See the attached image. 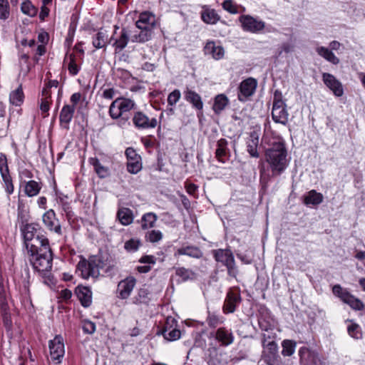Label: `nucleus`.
Here are the masks:
<instances>
[{"mask_svg": "<svg viewBox=\"0 0 365 365\" xmlns=\"http://www.w3.org/2000/svg\"><path fill=\"white\" fill-rule=\"evenodd\" d=\"M38 247L27 250L29 255V262L35 271L38 272L41 276L45 277L47 272L51 271L53 255L49 242Z\"/></svg>", "mask_w": 365, "mask_h": 365, "instance_id": "nucleus-2", "label": "nucleus"}, {"mask_svg": "<svg viewBox=\"0 0 365 365\" xmlns=\"http://www.w3.org/2000/svg\"><path fill=\"white\" fill-rule=\"evenodd\" d=\"M272 117L275 123L286 125L289 120V113L287 110V104L272 106Z\"/></svg>", "mask_w": 365, "mask_h": 365, "instance_id": "nucleus-23", "label": "nucleus"}, {"mask_svg": "<svg viewBox=\"0 0 365 365\" xmlns=\"http://www.w3.org/2000/svg\"><path fill=\"white\" fill-rule=\"evenodd\" d=\"M163 239V233L158 230H151L148 231L145 235V240L146 242L155 243L160 241Z\"/></svg>", "mask_w": 365, "mask_h": 365, "instance_id": "nucleus-48", "label": "nucleus"}, {"mask_svg": "<svg viewBox=\"0 0 365 365\" xmlns=\"http://www.w3.org/2000/svg\"><path fill=\"white\" fill-rule=\"evenodd\" d=\"M3 182L4 183V187L8 195H11L14 191V186L13 184L12 177L10 173L1 174Z\"/></svg>", "mask_w": 365, "mask_h": 365, "instance_id": "nucleus-49", "label": "nucleus"}, {"mask_svg": "<svg viewBox=\"0 0 365 365\" xmlns=\"http://www.w3.org/2000/svg\"><path fill=\"white\" fill-rule=\"evenodd\" d=\"M74 293L81 302V304L87 308L92 303V292L88 287L78 285L74 290Z\"/></svg>", "mask_w": 365, "mask_h": 365, "instance_id": "nucleus-21", "label": "nucleus"}, {"mask_svg": "<svg viewBox=\"0 0 365 365\" xmlns=\"http://www.w3.org/2000/svg\"><path fill=\"white\" fill-rule=\"evenodd\" d=\"M21 9L24 14L31 17L35 16L38 11L37 9L29 0H27L21 4Z\"/></svg>", "mask_w": 365, "mask_h": 365, "instance_id": "nucleus-50", "label": "nucleus"}, {"mask_svg": "<svg viewBox=\"0 0 365 365\" xmlns=\"http://www.w3.org/2000/svg\"><path fill=\"white\" fill-rule=\"evenodd\" d=\"M68 70L69 73L72 76H76L80 71V66L77 64L76 61V56L73 53L69 54V63L68 65Z\"/></svg>", "mask_w": 365, "mask_h": 365, "instance_id": "nucleus-55", "label": "nucleus"}, {"mask_svg": "<svg viewBox=\"0 0 365 365\" xmlns=\"http://www.w3.org/2000/svg\"><path fill=\"white\" fill-rule=\"evenodd\" d=\"M300 365H322L318 352L307 346H302L299 350Z\"/></svg>", "mask_w": 365, "mask_h": 365, "instance_id": "nucleus-16", "label": "nucleus"}, {"mask_svg": "<svg viewBox=\"0 0 365 365\" xmlns=\"http://www.w3.org/2000/svg\"><path fill=\"white\" fill-rule=\"evenodd\" d=\"M222 8L230 14L238 13V6L232 0H225L222 3Z\"/></svg>", "mask_w": 365, "mask_h": 365, "instance_id": "nucleus-58", "label": "nucleus"}, {"mask_svg": "<svg viewBox=\"0 0 365 365\" xmlns=\"http://www.w3.org/2000/svg\"><path fill=\"white\" fill-rule=\"evenodd\" d=\"M125 155L127 159V171L133 175L138 173L143 168L141 155L132 147H129L125 149Z\"/></svg>", "mask_w": 365, "mask_h": 365, "instance_id": "nucleus-9", "label": "nucleus"}, {"mask_svg": "<svg viewBox=\"0 0 365 365\" xmlns=\"http://www.w3.org/2000/svg\"><path fill=\"white\" fill-rule=\"evenodd\" d=\"M206 321L208 326L211 328H215L224 322L223 317H220L218 315L210 312L208 313Z\"/></svg>", "mask_w": 365, "mask_h": 365, "instance_id": "nucleus-53", "label": "nucleus"}, {"mask_svg": "<svg viewBox=\"0 0 365 365\" xmlns=\"http://www.w3.org/2000/svg\"><path fill=\"white\" fill-rule=\"evenodd\" d=\"M215 339L222 346H227L233 343L235 336L231 329L222 327L218 328L215 334Z\"/></svg>", "mask_w": 365, "mask_h": 365, "instance_id": "nucleus-24", "label": "nucleus"}, {"mask_svg": "<svg viewBox=\"0 0 365 365\" xmlns=\"http://www.w3.org/2000/svg\"><path fill=\"white\" fill-rule=\"evenodd\" d=\"M9 172V168L7 162L6 155L4 153H0V173H7Z\"/></svg>", "mask_w": 365, "mask_h": 365, "instance_id": "nucleus-62", "label": "nucleus"}, {"mask_svg": "<svg viewBox=\"0 0 365 365\" xmlns=\"http://www.w3.org/2000/svg\"><path fill=\"white\" fill-rule=\"evenodd\" d=\"M157 220L158 215L154 212H150L143 214L141 219L138 220V223L140 224L143 230H147L155 227Z\"/></svg>", "mask_w": 365, "mask_h": 365, "instance_id": "nucleus-34", "label": "nucleus"}, {"mask_svg": "<svg viewBox=\"0 0 365 365\" xmlns=\"http://www.w3.org/2000/svg\"><path fill=\"white\" fill-rule=\"evenodd\" d=\"M181 96L180 92L178 89H175L169 93L168 96V103L169 106H174L180 100Z\"/></svg>", "mask_w": 365, "mask_h": 365, "instance_id": "nucleus-59", "label": "nucleus"}, {"mask_svg": "<svg viewBox=\"0 0 365 365\" xmlns=\"http://www.w3.org/2000/svg\"><path fill=\"white\" fill-rule=\"evenodd\" d=\"M266 168L264 161L259 163L260 183L266 187L273 177L282 175L289 165V158L286 145L282 140L272 142L264 152Z\"/></svg>", "mask_w": 365, "mask_h": 365, "instance_id": "nucleus-1", "label": "nucleus"}, {"mask_svg": "<svg viewBox=\"0 0 365 365\" xmlns=\"http://www.w3.org/2000/svg\"><path fill=\"white\" fill-rule=\"evenodd\" d=\"M29 212L26 208L25 202L23 200L19 198L17 207V221L19 226L29 223Z\"/></svg>", "mask_w": 365, "mask_h": 365, "instance_id": "nucleus-36", "label": "nucleus"}, {"mask_svg": "<svg viewBox=\"0 0 365 365\" xmlns=\"http://www.w3.org/2000/svg\"><path fill=\"white\" fill-rule=\"evenodd\" d=\"M24 99L22 86H19L16 90L11 92L9 96L10 103L16 106H21Z\"/></svg>", "mask_w": 365, "mask_h": 365, "instance_id": "nucleus-44", "label": "nucleus"}, {"mask_svg": "<svg viewBox=\"0 0 365 365\" xmlns=\"http://www.w3.org/2000/svg\"><path fill=\"white\" fill-rule=\"evenodd\" d=\"M43 222L46 227L51 231H53L58 235H62L61 226L56 218V215L53 209L46 211L42 217Z\"/></svg>", "mask_w": 365, "mask_h": 365, "instance_id": "nucleus-20", "label": "nucleus"}, {"mask_svg": "<svg viewBox=\"0 0 365 365\" xmlns=\"http://www.w3.org/2000/svg\"><path fill=\"white\" fill-rule=\"evenodd\" d=\"M173 269L175 276L179 277L178 282L194 281L197 279V273L191 269L184 267H173Z\"/></svg>", "mask_w": 365, "mask_h": 365, "instance_id": "nucleus-32", "label": "nucleus"}, {"mask_svg": "<svg viewBox=\"0 0 365 365\" xmlns=\"http://www.w3.org/2000/svg\"><path fill=\"white\" fill-rule=\"evenodd\" d=\"M204 52L206 55H210L215 60L222 59L224 57L225 50L222 46H217L213 41H209L204 46Z\"/></svg>", "mask_w": 365, "mask_h": 365, "instance_id": "nucleus-29", "label": "nucleus"}, {"mask_svg": "<svg viewBox=\"0 0 365 365\" xmlns=\"http://www.w3.org/2000/svg\"><path fill=\"white\" fill-rule=\"evenodd\" d=\"M101 263L102 264L101 255L90 257L87 262L88 269L90 270V274H88V275H91L92 277H98L100 274Z\"/></svg>", "mask_w": 365, "mask_h": 365, "instance_id": "nucleus-37", "label": "nucleus"}, {"mask_svg": "<svg viewBox=\"0 0 365 365\" xmlns=\"http://www.w3.org/2000/svg\"><path fill=\"white\" fill-rule=\"evenodd\" d=\"M140 31L138 34H135L132 36L131 41L132 42H137L143 43L148 41H150L153 34V29H139Z\"/></svg>", "mask_w": 365, "mask_h": 365, "instance_id": "nucleus-42", "label": "nucleus"}, {"mask_svg": "<svg viewBox=\"0 0 365 365\" xmlns=\"http://www.w3.org/2000/svg\"><path fill=\"white\" fill-rule=\"evenodd\" d=\"M179 255H187L192 258L200 259L203 257V252L200 247L197 246L188 245L177 250L174 256L178 257Z\"/></svg>", "mask_w": 365, "mask_h": 365, "instance_id": "nucleus-31", "label": "nucleus"}, {"mask_svg": "<svg viewBox=\"0 0 365 365\" xmlns=\"http://www.w3.org/2000/svg\"><path fill=\"white\" fill-rule=\"evenodd\" d=\"M50 356L56 364H60L65 354L63 339L61 335H56L53 339L48 342Z\"/></svg>", "mask_w": 365, "mask_h": 365, "instance_id": "nucleus-12", "label": "nucleus"}, {"mask_svg": "<svg viewBox=\"0 0 365 365\" xmlns=\"http://www.w3.org/2000/svg\"><path fill=\"white\" fill-rule=\"evenodd\" d=\"M112 46L115 53L122 51L129 42V33L126 28H122L119 36L114 39Z\"/></svg>", "mask_w": 365, "mask_h": 365, "instance_id": "nucleus-30", "label": "nucleus"}, {"mask_svg": "<svg viewBox=\"0 0 365 365\" xmlns=\"http://www.w3.org/2000/svg\"><path fill=\"white\" fill-rule=\"evenodd\" d=\"M274 329H269V331H262V344H267L269 342H276L277 334L274 331Z\"/></svg>", "mask_w": 365, "mask_h": 365, "instance_id": "nucleus-54", "label": "nucleus"}, {"mask_svg": "<svg viewBox=\"0 0 365 365\" xmlns=\"http://www.w3.org/2000/svg\"><path fill=\"white\" fill-rule=\"evenodd\" d=\"M347 331L350 336L356 339H359L362 338V331L360 326L352 322L347 327Z\"/></svg>", "mask_w": 365, "mask_h": 365, "instance_id": "nucleus-51", "label": "nucleus"}, {"mask_svg": "<svg viewBox=\"0 0 365 365\" xmlns=\"http://www.w3.org/2000/svg\"><path fill=\"white\" fill-rule=\"evenodd\" d=\"M88 264L87 261H80L78 264V269L81 272V275L83 278L88 279L89 277H91V275H88V274H90V270L88 269Z\"/></svg>", "mask_w": 365, "mask_h": 365, "instance_id": "nucleus-60", "label": "nucleus"}, {"mask_svg": "<svg viewBox=\"0 0 365 365\" xmlns=\"http://www.w3.org/2000/svg\"><path fill=\"white\" fill-rule=\"evenodd\" d=\"M317 52L319 56L334 65H337L339 63V58L328 48L319 46L317 48Z\"/></svg>", "mask_w": 365, "mask_h": 365, "instance_id": "nucleus-43", "label": "nucleus"}, {"mask_svg": "<svg viewBox=\"0 0 365 365\" xmlns=\"http://www.w3.org/2000/svg\"><path fill=\"white\" fill-rule=\"evenodd\" d=\"M75 113L74 106L64 105L60 112L59 122L61 128L68 130L69 124Z\"/></svg>", "mask_w": 365, "mask_h": 365, "instance_id": "nucleus-25", "label": "nucleus"}, {"mask_svg": "<svg viewBox=\"0 0 365 365\" xmlns=\"http://www.w3.org/2000/svg\"><path fill=\"white\" fill-rule=\"evenodd\" d=\"M141 245V241L139 239L131 238L125 242L124 249L128 252H135Z\"/></svg>", "mask_w": 365, "mask_h": 365, "instance_id": "nucleus-52", "label": "nucleus"}, {"mask_svg": "<svg viewBox=\"0 0 365 365\" xmlns=\"http://www.w3.org/2000/svg\"><path fill=\"white\" fill-rule=\"evenodd\" d=\"M89 162L91 165L93 166L96 173L101 178H105L108 175V168L102 165L97 158H90Z\"/></svg>", "mask_w": 365, "mask_h": 365, "instance_id": "nucleus-46", "label": "nucleus"}, {"mask_svg": "<svg viewBox=\"0 0 365 365\" xmlns=\"http://www.w3.org/2000/svg\"><path fill=\"white\" fill-rule=\"evenodd\" d=\"M82 328L84 333L91 334L96 331V324L90 320H84Z\"/></svg>", "mask_w": 365, "mask_h": 365, "instance_id": "nucleus-61", "label": "nucleus"}, {"mask_svg": "<svg viewBox=\"0 0 365 365\" xmlns=\"http://www.w3.org/2000/svg\"><path fill=\"white\" fill-rule=\"evenodd\" d=\"M236 256L242 263L245 264H250L253 262L252 257L250 256L247 254L242 252H237Z\"/></svg>", "mask_w": 365, "mask_h": 365, "instance_id": "nucleus-64", "label": "nucleus"}, {"mask_svg": "<svg viewBox=\"0 0 365 365\" xmlns=\"http://www.w3.org/2000/svg\"><path fill=\"white\" fill-rule=\"evenodd\" d=\"M109 115L113 119L121 117L123 115L118 106V100H115L111 103L109 107Z\"/></svg>", "mask_w": 365, "mask_h": 365, "instance_id": "nucleus-57", "label": "nucleus"}, {"mask_svg": "<svg viewBox=\"0 0 365 365\" xmlns=\"http://www.w3.org/2000/svg\"><path fill=\"white\" fill-rule=\"evenodd\" d=\"M239 21L245 31L251 33H259L265 26L264 21L258 20L250 15H241L239 17Z\"/></svg>", "mask_w": 365, "mask_h": 365, "instance_id": "nucleus-13", "label": "nucleus"}, {"mask_svg": "<svg viewBox=\"0 0 365 365\" xmlns=\"http://www.w3.org/2000/svg\"><path fill=\"white\" fill-rule=\"evenodd\" d=\"M332 292L343 303L348 304L353 310L362 311L365 309V304L360 299L356 297L340 284H335L332 287Z\"/></svg>", "mask_w": 365, "mask_h": 365, "instance_id": "nucleus-6", "label": "nucleus"}, {"mask_svg": "<svg viewBox=\"0 0 365 365\" xmlns=\"http://www.w3.org/2000/svg\"><path fill=\"white\" fill-rule=\"evenodd\" d=\"M215 260L227 268L228 276L236 279L239 274L234 255L230 248L216 249L212 250Z\"/></svg>", "mask_w": 365, "mask_h": 365, "instance_id": "nucleus-4", "label": "nucleus"}, {"mask_svg": "<svg viewBox=\"0 0 365 365\" xmlns=\"http://www.w3.org/2000/svg\"><path fill=\"white\" fill-rule=\"evenodd\" d=\"M131 120L135 128L138 130L154 129L160 123L155 115L143 110H134Z\"/></svg>", "mask_w": 365, "mask_h": 365, "instance_id": "nucleus-5", "label": "nucleus"}, {"mask_svg": "<svg viewBox=\"0 0 365 365\" xmlns=\"http://www.w3.org/2000/svg\"><path fill=\"white\" fill-rule=\"evenodd\" d=\"M24 183V192L28 197H34L36 196L41 191L42 185L41 182H38L35 180H29L26 182L25 180L21 182Z\"/></svg>", "mask_w": 365, "mask_h": 365, "instance_id": "nucleus-38", "label": "nucleus"}, {"mask_svg": "<svg viewBox=\"0 0 365 365\" xmlns=\"http://www.w3.org/2000/svg\"><path fill=\"white\" fill-rule=\"evenodd\" d=\"M240 289L238 287H230L227 294L222 306L224 314L234 313L242 302Z\"/></svg>", "mask_w": 365, "mask_h": 365, "instance_id": "nucleus-7", "label": "nucleus"}, {"mask_svg": "<svg viewBox=\"0 0 365 365\" xmlns=\"http://www.w3.org/2000/svg\"><path fill=\"white\" fill-rule=\"evenodd\" d=\"M229 104V99L225 94H218L214 98L212 110L219 115Z\"/></svg>", "mask_w": 365, "mask_h": 365, "instance_id": "nucleus-40", "label": "nucleus"}, {"mask_svg": "<svg viewBox=\"0 0 365 365\" xmlns=\"http://www.w3.org/2000/svg\"><path fill=\"white\" fill-rule=\"evenodd\" d=\"M117 217L123 225H129L133 221V211L128 207H120L117 212Z\"/></svg>", "mask_w": 365, "mask_h": 365, "instance_id": "nucleus-39", "label": "nucleus"}, {"mask_svg": "<svg viewBox=\"0 0 365 365\" xmlns=\"http://www.w3.org/2000/svg\"><path fill=\"white\" fill-rule=\"evenodd\" d=\"M185 100L190 103L192 108L197 110V116L200 120L203 116V101L201 96L195 91L186 88L183 91Z\"/></svg>", "mask_w": 365, "mask_h": 365, "instance_id": "nucleus-17", "label": "nucleus"}, {"mask_svg": "<svg viewBox=\"0 0 365 365\" xmlns=\"http://www.w3.org/2000/svg\"><path fill=\"white\" fill-rule=\"evenodd\" d=\"M263 348L262 359L268 365H282V359L279 355L277 342L262 344Z\"/></svg>", "mask_w": 365, "mask_h": 365, "instance_id": "nucleus-10", "label": "nucleus"}, {"mask_svg": "<svg viewBox=\"0 0 365 365\" xmlns=\"http://www.w3.org/2000/svg\"><path fill=\"white\" fill-rule=\"evenodd\" d=\"M229 143L227 139L221 138L216 142L215 152V158L220 163H226L231 157V152L228 148Z\"/></svg>", "mask_w": 365, "mask_h": 365, "instance_id": "nucleus-18", "label": "nucleus"}, {"mask_svg": "<svg viewBox=\"0 0 365 365\" xmlns=\"http://www.w3.org/2000/svg\"><path fill=\"white\" fill-rule=\"evenodd\" d=\"M113 40V36H112L108 41V35L106 31L100 30L93 36L92 44L97 49H106L107 44L110 43Z\"/></svg>", "mask_w": 365, "mask_h": 365, "instance_id": "nucleus-33", "label": "nucleus"}, {"mask_svg": "<svg viewBox=\"0 0 365 365\" xmlns=\"http://www.w3.org/2000/svg\"><path fill=\"white\" fill-rule=\"evenodd\" d=\"M322 81L326 86L333 92L334 96L341 97L344 95L343 85L334 75L329 73H323Z\"/></svg>", "mask_w": 365, "mask_h": 365, "instance_id": "nucleus-19", "label": "nucleus"}, {"mask_svg": "<svg viewBox=\"0 0 365 365\" xmlns=\"http://www.w3.org/2000/svg\"><path fill=\"white\" fill-rule=\"evenodd\" d=\"M136 284V279L133 276L127 277L120 281L117 285L116 297L120 299H128Z\"/></svg>", "mask_w": 365, "mask_h": 365, "instance_id": "nucleus-15", "label": "nucleus"}, {"mask_svg": "<svg viewBox=\"0 0 365 365\" xmlns=\"http://www.w3.org/2000/svg\"><path fill=\"white\" fill-rule=\"evenodd\" d=\"M40 229L41 227L37 223H27L20 226L26 250L38 247V246L49 242L46 236L38 232Z\"/></svg>", "mask_w": 365, "mask_h": 365, "instance_id": "nucleus-3", "label": "nucleus"}, {"mask_svg": "<svg viewBox=\"0 0 365 365\" xmlns=\"http://www.w3.org/2000/svg\"><path fill=\"white\" fill-rule=\"evenodd\" d=\"M102 264L101 263V269L109 277L115 275L118 271L117 262L108 255H101Z\"/></svg>", "mask_w": 365, "mask_h": 365, "instance_id": "nucleus-26", "label": "nucleus"}, {"mask_svg": "<svg viewBox=\"0 0 365 365\" xmlns=\"http://www.w3.org/2000/svg\"><path fill=\"white\" fill-rule=\"evenodd\" d=\"M285 100L283 99V96L279 90H275L274 92L273 103L272 106H279L285 104Z\"/></svg>", "mask_w": 365, "mask_h": 365, "instance_id": "nucleus-63", "label": "nucleus"}, {"mask_svg": "<svg viewBox=\"0 0 365 365\" xmlns=\"http://www.w3.org/2000/svg\"><path fill=\"white\" fill-rule=\"evenodd\" d=\"M201 19L205 24H215L220 21V17L215 9L204 6L201 11Z\"/></svg>", "mask_w": 365, "mask_h": 365, "instance_id": "nucleus-35", "label": "nucleus"}, {"mask_svg": "<svg viewBox=\"0 0 365 365\" xmlns=\"http://www.w3.org/2000/svg\"><path fill=\"white\" fill-rule=\"evenodd\" d=\"M257 317L259 327L262 331L274 329L276 321L269 309L264 305L259 306L257 310Z\"/></svg>", "mask_w": 365, "mask_h": 365, "instance_id": "nucleus-11", "label": "nucleus"}, {"mask_svg": "<svg viewBox=\"0 0 365 365\" xmlns=\"http://www.w3.org/2000/svg\"><path fill=\"white\" fill-rule=\"evenodd\" d=\"M247 151L250 157L258 158H259V153L258 152L259 145V135L256 131H252L250 133L249 138L246 141Z\"/></svg>", "mask_w": 365, "mask_h": 365, "instance_id": "nucleus-27", "label": "nucleus"}, {"mask_svg": "<svg viewBox=\"0 0 365 365\" xmlns=\"http://www.w3.org/2000/svg\"><path fill=\"white\" fill-rule=\"evenodd\" d=\"M324 200V196L321 192L315 190H311L302 197V202L307 207H317Z\"/></svg>", "mask_w": 365, "mask_h": 365, "instance_id": "nucleus-28", "label": "nucleus"}, {"mask_svg": "<svg viewBox=\"0 0 365 365\" xmlns=\"http://www.w3.org/2000/svg\"><path fill=\"white\" fill-rule=\"evenodd\" d=\"M115 100L118 101V106L123 115L126 114L127 112L134 110L136 107L135 102L129 98H118Z\"/></svg>", "mask_w": 365, "mask_h": 365, "instance_id": "nucleus-47", "label": "nucleus"}, {"mask_svg": "<svg viewBox=\"0 0 365 365\" xmlns=\"http://www.w3.org/2000/svg\"><path fill=\"white\" fill-rule=\"evenodd\" d=\"M156 18L154 14L149 11H144L140 14L135 26L138 29H154L156 26Z\"/></svg>", "mask_w": 365, "mask_h": 365, "instance_id": "nucleus-22", "label": "nucleus"}, {"mask_svg": "<svg viewBox=\"0 0 365 365\" xmlns=\"http://www.w3.org/2000/svg\"><path fill=\"white\" fill-rule=\"evenodd\" d=\"M176 320L174 318L168 317L165 324L161 330L158 331V334H162L165 339L169 341H175L180 337V331L174 327L176 326Z\"/></svg>", "mask_w": 365, "mask_h": 365, "instance_id": "nucleus-14", "label": "nucleus"}, {"mask_svg": "<svg viewBox=\"0 0 365 365\" xmlns=\"http://www.w3.org/2000/svg\"><path fill=\"white\" fill-rule=\"evenodd\" d=\"M297 342L292 339H284L282 342V355L284 357L291 356L294 354Z\"/></svg>", "mask_w": 365, "mask_h": 365, "instance_id": "nucleus-45", "label": "nucleus"}, {"mask_svg": "<svg viewBox=\"0 0 365 365\" xmlns=\"http://www.w3.org/2000/svg\"><path fill=\"white\" fill-rule=\"evenodd\" d=\"M150 291L145 287H141L138 290L135 297H133L132 302L134 304H148L150 302Z\"/></svg>", "mask_w": 365, "mask_h": 365, "instance_id": "nucleus-41", "label": "nucleus"}, {"mask_svg": "<svg viewBox=\"0 0 365 365\" xmlns=\"http://www.w3.org/2000/svg\"><path fill=\"white\" fill-rule=\"evenodd\" d=\"M10 15V6L8 0H0V19L6 20Z\"/></svg>", "mask_w": 365, "mask_h": 365, "instance_id": "nucleus-56", "label": "nucleus"}, {"mask_svg": "<svg viewBox=\"0 0 365 365\" xmlns=\"http://www.w3.org/2000/svg\"><path fill=\"white\" fill-rule=\"evenodd\" d=\"M257 86V81L252 77L243 80L239 85L237 98L241 102H247L251 100L255 93Z\"/></svg>", "mask_w": 365, "mask_h": 365, "instance_id": "nucleus-8", "label": "nucleus"}]
</instances>
